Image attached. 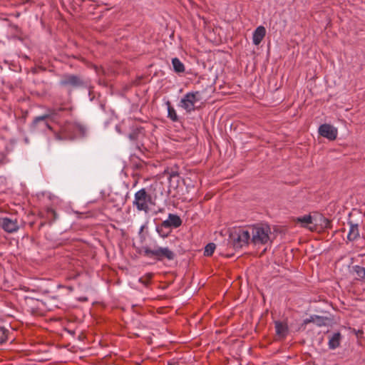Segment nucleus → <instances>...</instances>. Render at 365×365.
<instances>
[{"label": "nucleus", "mask_w": 365, "mask_h": 365, "mask_svg": "<svg viewBox=\"0 0 365 365\" xmlns=\"http://www.w3.org/2000/svg\"><path fill=\"white\" fill-rule=\"evenodd\" d=\"M87 135V128L85 125L75 122H66L60 128L58 132L55 133V138L59 140H73L77 138H84Z\"/></svg>", "instance_id": "f257e3e1"}, {"label": "nucleus", "mask_w": 365, "mask_h": 365, "mask_svg": "<svg viewBox=\"0 0 365 365\" xmlns=\"http://www.w3.org/2000/svg\"><path fill=\"white\" fill-rule=\"evenodd\" d=\"M140 255L149 258H153L155 261L163 262L164 259L173 260L176 255L168 247L156 246L153 249L149 247H143L139 252Z\"/></svg>", "instance_id": "f03ea898"}, {"label": "nucleus", "mask_w": 365, "mask_h": 365, "mask_svg": "<svg viewBox=\"0 0 365 365\" xmlns=\"http://www.w3.org/2000/svg\"><path fill=\"white\" fill-rule=\"evenodd\" d=\"M158 186V184L155 182L150 185L149 191H146L145 188H142L135 194L133 205L136 207L138 210L144 211L146 213L148 212V204H154L151 190H155Z\"/></svg>", "instance_id": "7ed1b4c3"}, {"label": "nucleus", "mask_w": 365, "mask_h": 365, "mask_svg": "<svg viewBox=\"0 0 365 365\" xmlns=\"http://www.w3.org/2000/svg\"><path fill=\"white\" fill-rule=\"evenodd\" d=\"M59 86L71 92L74 89L88 88V83L81 75L65 73L59 81Z\"/></svg>", "instance_id": "20e7f679"}, {"label": "nucleus", "mask_w": 365, "mask_h": 365, "mask_svg": "<svg viewBox=\"0 0 365 365\" xmlns=\"http://www.w3.org/2000/svg\"><path fill=\"white\" fill-rule=\"evenodd\" d=\"M250 242L255 245H265L270 240L271 229L268 225H256L249 227Z\"/></svg>", "instance_id": "39448f33"}, {"label": "nucleus", "mask_w": 365, "mask_h": 365, "mask_svg": "<svg viewBox=\"0 0 365 365\" xmlns=\"http://www.w3.org/2000/svg\"><path fill=\"white\" fill-rule=\"evenodd\" d=\"M229 239L232 247L235 250H239L250 244V231L240 227L235 229L230 232Z\"/></svg>", "instance_id": "423d86ee"}, {"label": "nucleus", "mask_w": 365, "mask_h": 365, "mask_svg": "<svg viewBox=\"0 0 365 365\" xmlns=\"http://www.w3.org/2000/svg\"><path fill=\"white\" fill-rule=\"evenodd\" d=\"M202 100L200 91L189 92L180 100L179 106L184 108L187 113L195 110V103Z\"/></svg>", "instance_id": "0eeeda50"}, {"label": "nucleus", "mask_w": 365, "mask_h": 365, "mask_svg": "<svg viewBox=\"0 0 365 365\" xmlns=\"http://www.w3.org/2000/svg\"><path fill=\"white\" fill-rule=\"evenodd\" d=\"M314 226L309 227L311 231H319L324 229H331L332 222L321 214H317L314 218Z\"/></svg>", "instance_id": "6e6552de"}, {"label": "nucleus", "mask_w": 365, "mask_h": 365, "mask_svg": "<svg viewBox=\"0 0 365 365\" xmlns=\"http://www.w3.org/2000/svg\"><path fill=\"white\" fill-rule=\"evenodd\" d=\"M51 118L50 114H45L41 116H37L34 118L33 120L30 128L31 130H35L37 129H40L42 130H44L45 129L48 128L51 130L52 128L51 127L48 120Z\"/></svg>", "instance_id": "1a4fd4ad"}, {"label": "nucleus", "mask_w": 365, "mask_h": 365, "mask_svg": "<svg viewBox=\"0 0 365 365\" xmlns=\"http://www.w3.org/2000/svg\"><path fill=\"white\" fill-rule=\"evenodd\" d=\"M319 134L329 140H334L336 138L338 131L336 128H334L333 125L327 123H324L321 125L319 127Z\"/></svg>", "instance_id": "9d476101"}, {"label": "nucleus", "mask_w": 365, "mask_h": 365, "mask_svg": "<svg viewBox=\"0 0 365 365\" xmlns=\"http://www.w3.org/2000/svg\"><path fill=\"white\" fill-rule=\"evenodd\" d=\"M0 227L9 233L16 232L19 230L17 220L6 217L0 218Z\"/></svg>", "instance_id": "9b49d317"}, {"label": "nucleus", "mask_w": 365, "mask_h": 365, "mask_svg": "<svg viewBox=\"0 0 365 365\" xmlns=\"http://www.w3.org/2000/svg\"><path fill=\"white\" fill-rule=\"evenodd\" d=\"M164 226H168L172 230L180 227L182 224V220L179 215L170 213L168 219L162 222Z\"/></svg>", "instance_id": "f8f14e48"}, {"label": "nucleus", "mask_w": 365, "mask_h": 365, "mask_svg": "<svg viewBox=\"0 0 365 365\" xmlns=\"http://www.w3.org/2000/svg\"><path fill=\"white\" fill-rule=\"evenodd\" d=\"M328 319V317H326L312 315L309 318L303 320L302 327L305 329L306 326L312 322L316 324L318 327H322L326 325V321H327Z\"/></svg>", "instance_id": "ddd939ff"}, {"label": "nucleus", "mask_w": 365, "mask_h": 365, "mask_svg": "<svg viewBox=\"0 0 365 365\" xmlns=\"http://www.w3.org/2000/svg\"><path fill=\"white\" fill-rule=\"evenodd\" d=\"M276 334L280 339H284L289 333V328L286 322L276 321L274 322Z\"/></svg>", "instance_id": "4468645a"}, {"label": "nucleus", "mask_w": 365, "mask_h": 365, "mask_svg": "<svg viewBox=\"0 0 365 365\" xmlns=\"http://www.w3.org/2000/svg\"><path fill=\"white\" fill-rule=\"evenodd\" d=\"M265 35H266L265 28L262 26H258L255 30V31L253 33V36H252L253 43L256 46H258L261 43V41H262V39L264 38Z\"/></svg>", "instance_id": "2eb2a0df"}, {"label": "nucleus", "mask_w": 365, "mask_h": 365, "mask_svg": "<svg viewBox=\"0 0 365 365\" xmlns=\"http://www.w3.org/2000/svg\"><path fill=\"white\" fill-rule=\"evenodd\" d=\"M314 215L312 216L311 215H307L302 217H299L295 219V222L297 223H300L302 227L308 228L309 230L310 227L314 226Z\"/></svg>", "instance_id": "dca6fc26"}, {"label": "nucleus", "mask_w": 365, "mask_h": 365, "mask_svg": "<svg viewBox=\"0 0 365 365\" xmlns=\"http://www.w3.org/2000/svg\"><path fill=\"white\" fill-rule=\"evenodd\" d=\"M348 224L349 225V231L347 235V239L349 241H354L359 237V225L354 224L351 221H349Z\"/></svg>", "instance_id": "f3484780"}, {"label": "nucleus", "mask_w": 365, "mask_h": 365, "mask_svg": "<svg viewBox=\"0 0 365 365\" xmlns=\"http://www.w3.org/2000/svg\"><path fill=\"white\" fill-rule=\"evenodd\" d=\"M341 339V334L340 332L334 333L329 340V348L330 349H335L340 346V342Z\"/></svg>", "instance_id": "a211bd4d"}, {"label": "nucleus", "mask_w": 365, "mask_h": 365, "mask_svg": "<svg viewBox=\"0 0 365 365\" xmlns=\"http://www.w3.org/2000/svg\"><path fill=\"white\" fill-rule=\"evenodd\" d=\"M144 135V128L140 126L133 129L129 133L128 138L130 140L137 142L140 137H143Z\"/></svg>", "instance_id": "6ab92c4d"}, {"label": "nucleus", "mask_w": 365, "mask_h": 365, "mask_svg": "<svg viewBox=\"0 0 365 365\" xmlns=\"http://www.w3.org/2000/svg\"><path fill=\"white\" fill-rule=\"evenodd\" d=\"M173 230L168 226H164L163 222L156 225V232L163 238L168 237Z\"/></svg>", "instance_id": "aec40b11"}, {"label": "nucleus", "mask_w": 365, "mask_h": 365, "mask_svg": "<svg viewBox=\"0 0 365 365\" xmlns=\"http://www.w3.org/2000/svg\"><path fill=\"white\" fill-rule=\"evenodd\" d=\"M172 65L173 67V71L176 73L180 74L185 72V66L178 58L175 57L172 58Z\"/></svg>", "instance_id": "412c9836"}, {"label": "nucleus", "mask_w": 365, "mask_h": 365, "mask_svg": "<svg viewBox=\"0 0 365 365\" xmlns=\"http://www.w3.org/2000/svg\"><path fill=\"white\" fill-rule=\"evenodd\" d=\"M166 105L168 107V117L173 121V122H178L179 121V117L177 115V113L175 110V108L172 106L171 103L168 101L166 102Z\"/></svg>", "instance_id": "4be33fe9"}, {"label": "nucleus", "mask_w": 365, "mask_h": 365, "mask_svg": "<svg viewBox=\"0 0 365 365\" xmlns=\"http://www.w3.org/2000/svg\"><path fill=\"white\" fill-rule=\"evenodd\" d=\"M46 218L51 225L58 218V214L53 208H48L46 212Z\"/></svg>", "instance_id": "5701e85b"}, {"label": "nucleus", "mask_w": 365, "mask_h": 365, "mask_svg": "<svg viewBox=\"0 0 365 365\" xmlns=\"http://www.w3.org/2000/svg\"><path fill=\"white\" fill-rule=\"evenodd\" d=\"M180 177L177 173L173 172L169 177L170 187L176 189L178 186Z\"/></svg>", "instance_id": "b1692460"}, {"label": "nucleus", "mask_w": 365, "mask_h": 365, "mask_svg": "<svg viewBox=\"0 0 365 365\" xmlns=\"http://www.w3.org/2000/svg\"><path fill=\"white\" fill-rule=\"evenodd\" d=\"M353 270L356 272L360 280L365 282V267L359 265H354L353 266Z\"/></svg>", "instance_id": "393cba45"}, {"label": "nucleus", "mask_w": 365, "mask_h": 365, "mask_svg": "<svg viewBox=\"0 0 365 365\" xmlns=\"http://www.w3.org/2000/svg\"><path fill=\"white\" fill-rule=\"evenodd\" d=\"M153 276H154L153 273H151V272L147 273L143 277H142L139 279V282L141 284H144L146 287H148Z\"/></svg>", "instance_id": "a878e982"}, {"label": "nucleus", "mask_w": 365, "mask_h": 365, "mask_svg": "<svg viewBox=\"0 0 365 365\" xmlns=\"http://www.w3.org/2000/svg\"><path fill=\"white\" fill-rule=\"evenodd\" d=\"M215 248H216V245L215 243H213V242L208 243L205 247L204 255L206 257L212 256L215 252Z\"/></svg>", "instance_id": "bb28decb"}, {"label": "nucleus", "mask_w": 365, "mask_h": 365, "mask_svg": "<svg viewBox=\"0 0 365 365\" xmlns=\"http://www.w3.org/2000/svg\"><path fill=\"white\" fill-rule=\"evenodd\" d=\"M9 330L0 327V344L5 343L8 339Z\"/></svg>", "instance_id": "cd10ccee"}, {"label": "nucleus", "mask_w": 365, "mask_h": 365, "mask_svg": "<svg viewBox=\"0 0 365 365\" xmlns=\"http://www.w3.org/2000/svg\"><path fill=\"white\" fill-rule=\"evenodd\" d=\"M277 22L274 19H272L269 23V30L273 31L274 33L278 31V29L277 28Z\"/></svg>", "instance_id": "c85d7f7f"}, {"label": "nucleus", "mask_w": 365, "mask_h": 365, "mask_svg": "<svg viewBox=\"0 0 365 365\" xmlns=\"http://www.w3.org/2000/svg\"><path fill=\"white\" fill-rule=\"evenodd\" d=\"M144 166H145V164L143 163H136L135 165V168L137 170H141L142 168H144Z\"/></svg>", "instance_id": "c756f323"}, {"label": "nucleus", "mask_w": 365, "mask_h": 365, "mask_svg": "<svg viewBox=\"0 0 365 365\" xmlns=\"http://www.w3.org/2000/svg\"><path fill=\"white\" fill-rule=\"evenodd\" d=\"M10 26L17 32L20 31V28L17 25L11 24Z\"/></svg>", "instance_id": "7c9ffc66"}, {"label": "nucleus", "mask_w": 365, "mask_h": 365, "mask_svg": "<svg viewBox=\"0 0 365 365\" xmlns=\"http://www.w3.org/2000/svg\"><path fill=\"white\" fill-rule=\"evenodd\" d=\"M46 224V222L45 221H41L38 226V230H41Z\"/></svg>", "instance_id": "2f4dec72"}, {"label": "nucleus", "mask_w": 365, "mask_h": 365, "mask_svg": "<svg viewBox=\"0 0 365 365\" xmlns=\"http://www.w3.org/2000/svg\"><path fill=\"white\" fill-rule=\"evenodd\" d=\"M63 110H64V108H58L57 110H53V111L52 114H57V113H58V112H59V111H63Z\"/></svg>", "instance_id": "473e14b6"}, {"label": "nucleus", "mask_w": 365, "mask_h": 365, "mask_svg": "<svg viewBox=\"0 0 365 365\" xmlns=\"http://www.w3.org/2000/svg\"><path fill=\"white\" fill-rule=\"evenodd\" d=\"M165 211L164 208H159L157 211L155 212V214H158V212H163Z\"/></svg>", "instance_id": "72a5a7b5"}, {"label": "nucleus", "mask_w": 365, "mask_h": 365, "mask_svg": "<svg viewBox=\"0 0 365 365\" xmlns=\"http://www.w3.org/2000/svg\"><path fill=\"white\" fill-rule=\"evenodd\" d=\"M168 365H179L176 362L174 361H168Z\"/></svg>", "instance_id": "f704fd0d"}, {"label": "nucleus", "mask_w": 365, "mask_h": 365, "mask_svg": "<svg viewBox=\"0 0 365 365\" xmlns=\"http://www.w3.org/2000/svg\"><path fill=\"white\" fill-rule=\"evenodd\" d=\"M29 224H30V226H31V227H33V226H34V222H30Z\"/></svg>", "instance_id": "c9c22d12"}, {"label": "nucleus", "mask_w": 365, "mask_h": 365, "mask_svg": "<svg viewBox=\"0 0 365 365\" xmlns=\"http://www.w3.org/2000/svg\"><path fill=\"white\" fill-rule=\"evenodd\" d=\"M232 256V255H227V257H231Z\"/></svg>", "instance_id": "e433bc0d"}]
</instances>
